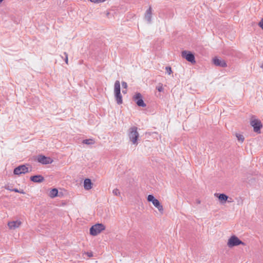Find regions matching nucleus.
<instances>
[{
    "label": "nucleus",
    "mask_w": 263,
    "mask_h": 263,
    "mask_svg": "<svg viewBox=\"0 0 263 263\" xmlns=\"http://www.w3.org/2000/svg\"><path fill=\"white\" fill-rule=\"evenodd\" d=\"M64 55L65 56L64 61H65L66 64H68V54L66 52H64Z\"/></svg>",
    "instance_id": "25"
},
{
    "label": "nucleus",
    "mask_w": 263,
    "mask_h": 263,
    "mask_svg": "<svg viewBox=\"0 0 263 263\" xmlns=\"http://www.w3.org/2000/svg\"><path fill=\"white\" fill-rule=\"evenodd\" d=\"M147 200L148 202H151L158 209L160 213H162L163 211V208L162 204L160 203L159 201L156 199L153 195H149L147 197Z\"/></svg>",
    "instance_id": "4"
},
{
    "label": "nucleus",
    "mask_w": 263,
    "mask_h": 263,
    "mask_svg": "<svg viewBox=\"0 0 263 263\" xmlns=\"http://www.w3.org/2000/svg\"><path fill=\"white\" fill-rule=\"evenodd\" d=\"M115 97L117 103L119 105L123 102L122 97L121 94L120 83L119 81L117 80L114 84Z\"/></svg>",
    "instance_id": "2"
},
{
    "label": "nucleus",
    "mask_w": 263,
    "mask_h": 263,
    "mask_svg": "<svg viewBox=\"0 0 263 263\" xmlns=\"http://www.w3.org/2000/svg\"><path fill=\"white\" fill-rule=\"evenodd\" d=\"M156 89L159 91L161 92L163 91V87L162 84L159 83V85L156 87Z\"/></svg>",
    "instance_id": "21"
},
{
    "label": "nucleus",
    "mask_w": 263,
    "mask_h": 263,
    "mask_svg": "<svg viewBox=\"0 0 263 263\" xmlns=\"http://www.w3.org/2000/svg\"><path fill=\"white\" fill-rule=\"evenodd\" d=\"M240 245H245V243L235 235L231 236L227 243V245L229 248H232Z\"/></svg>",
    "instance_id": "5"
},
{
    "label": "nucleus",
    "mask_w": 263,
    "mask_h": 263,
    "mask_svg": "<svg viewBox=\"0 0 263 263\" xmlns=\"http://www.w3.org/2000/svg\"><path fill=\"white\" fill-rule=\"evenodd\" d=\"M152 8L149 7V8L146 11L144 17L147 21L148 23H151L152 22Z\"/></svg>",
    "instance_id": "13"
},
{
    "label": "nucleus",
    "mask_w": 263,
    "mask_h": 263,
    "mask_svg": "<svg viewBox=\"0 0 263 263\" xmlns=\"http://www.w3.org/2000/svg\"><path fill=\"white\" fill-rule=\"evenodd\" d=\"M28 164H23L19 165L14 169L13 173L15 175H20L22 174H25L28 172V168L27 167Z\"/></svg>",
    "instance_id": "8"
},
{
    "label": "nucleus",
    "mask_w": 263,
    "mask_h": 263,
    "mask_svg": "<svg viewBox=\"0 0 263 263\" xmlns=\"http://www.w3.org/2000/svg\"><path fill=\"white\" fill-rule=\"evenodd\" d=\"M122 87L125 89H126L127 87V84L126 82H125L124 81H123L122 82Z\"/></svg>",
    "instance_id": "26"
},
{
    "label": "nucleus",
    "mask_w": 263,
    "mask_h": 263,
    "mask_svg": "<svg viewBox=\"0 0 263 263\" xmlns=\"http://www.w3.org/2000/svg\"><path fill=\"white\" fill-rule=\"evenodd\" d=\"M22 222L20 220L12 221L8 223V226L10 229L14 230L21 225Z\"/></svg>",
    "instance_id": "12"
},
{
    "label": "nucleus",
    "mask_w": 263,
    "mask_h": 263,
    "mask_svg": "<svg viewBox=\"0 0 263 263\" xmlns=\"http://www.w3.org/2000/svg\"><path fill=\"white\" fill-rule=\"evenodd\" d=\"M138 128L136 126H133L129 128L128 132V136L130 141L134 144H138L137 140L139 137V134L138 132Z\"/></svg>",
    "instance_id": "1"
},
{
    "label": "nucleus",
    "mask_w": 263,
    "mask_h": 263,
    "mask_svg": "<svg viewBox=\"0 0 263 263\" xmlns=\"http://www.w3.org/2000/svg\"><path fill=\"white\" fill-rule=\"evenodd\" d=\"M122 92H123V93H126V90H122Z\"/></svg>",
    "instance_id": "29"
},
{
    "label": "nucleus",
    "mask_w": 263,
    "mask_h": 263,
    "mask_svg": "<svg viewBox=\"0 0 263 263\" xmlns=\"http://www.w3.org/2000/svg\"><path fill=\"white\" fill-rule=\"evenodd\" d=\"M236 136L237 138V140L239 141H240L241 142H243L244 140H245V138L243 137V136L242 135H241V134H236Z\"/></svg>",
    "instance_id": "19"
},
{
    "label": "nucleus",
    "mask_w": 263,
    "mask_h": 263,
    "mask_svg": "<svg viewBox=\"0 0 263 263\" xmlns=\"http://www.w3.org/2000/svg\"><path fill=\"white\" fill-rule=\"evenodd\" d=\"M58 191L57 189H52L49 193V196L51 198H54L58 196Z\"/></svg>",
    "instance_id": "17"
},
{
    "label": "nucleus",
    "mask_w": 263,
    "mask_h": 263,
    "mask_svg": "<svg viewBox=\"0 0 263 263\" xmlns=\"http://www.w3.org/2000/svg\"><path fill=\"white\" fill-rule=\"evenodd\" d=\"M181 56L192 64L196 63L194 54L191 51L183 50L181 52Z\"/></svg>",
    "instance_id": "6"
},
{
    "label": "nucleus",
    "mask_w": 263,
    "mask_h": 263,
    "mask_svg": "<svg viewBox=\"0 0 263 263\" xmlns=\"http://www.w3.org/2000/svg\"><path fill=\"white\" fill-rule=\"evenodd\" d=\"M166 71L168 73V74H171L172 72L171 67L170 66L165 67Z\"/></svg>",
    "instance_id": "23"
},
{
    "label": "nucleus",
    "mask_w": 263,
    "mask_h": 263,
    "mask_svg": "<svg viewBox=\"0 0 263 263\" xmlns=\"http://www.w3.org/2000/svg\"><path fill=\"white\" fill-rule=\"evenodd\" d=\"M12 191L16 192V193H20L23 194H25L24 190H19L17 189H13V190Z\"/></svg>",
    "instance_id": "22"
},
{
    "label": "nucleus",
    "mask_w": 263,
    "mask_h": 263,
    "mask_svg": "<svg viewBox=\"0 0 263 263\" xmlns=\"http://www.w3.org/2000/svg\"><path fill=\"white\" fill-rule=\"evenodd\" d=\"M218 197L222 203H225L228 199V196L224 194H219Z\"/></svg>",
    "instance_id": "16"
},
{
    "label": "nucleus",
    "mask_w": 263,
    "mask_h": 263,
    "mask_svg": "<svg viewBox=\"0 0 263 263\" xmlns=\"http://www.w3.org/2000/svg\"><path fill=\"white\" fill-rule=\"evenodd\" d=\"M84 187L86 190H89L92 188V183L90 179L87 178L84 180Z\"/></svg>",
    "instance_id": "15"
},
{
    "label": "nucleus",
    "mask_w": 263,
    "mask_h": 263,
    "mask_svg": "<svg viewBox=\"0 0 263 263\" xmlns=\"http://www.w3.org/2000/svg\"><path fill=\"white\" fill-rule=\"evenodd\" d=\"M105 229V227L102 223H97L90 228V234L96 236Z\"/></svg>",
    "instance_id": "3"
},
{
    "label": "nucleus",
    "mask_w": 263,
    "mask_h": 263,
    "mask_svg": "<svg viewBox=\"0 0 263 263\" xmlns=\"http://www.w3.org/2000/svg\"><path fill=\"white\" fill-rule=\"evenodd\" d=\"M134 100L137 105L140 107H144L146 106L142 99V96L140 93H137L134 97Z\"/></svg>",
    "instance_id": "9"
},
{
    "label": "nucleus",
    "mask_w": 263,
    "mask_h": 263,
    "mask_svg": "<svg viewBox=\"0 0 263 263\" xmlns=\"http://www.w3.org/2000/svg\"><path fill=\"white\" fill-rule=\"evenodd\" d=\"M259 27L261 28V29L263 30V18L261 20L260 22L258 24Z\"/></svg>",
    "instance_id": "27"
},
{
    "label": "nucleus",
    "mask_w": 263,
    "mask_h": 263,
    "mask_svg": "<svg viewBox=\"0 0 263 263\" xmlns=\"http://www.w3.org/2000/svg\"><path fill=\"white\" fill-rule=\"evenodd\" d=\"M196 202H197V204H200L201 202H200V201L199 199H197L196 200Z\"/></svg>",
    "instance_id": "28"
},
{
    "label": "nucleus",
    "mask_w": 263,
    "mask_h": 263,
    "mask_svg": "<svg viewBox=\"0 0 263 263\" xmlns=\"http://www.w3.org/2000/svg\"><path fill=\"white\" fill-rule=\"evenodd\" d=\"M112 193L115 196H120V192L118 189H115L112 191Z\"/></svg>",
    "instance_id": "20"
},
{
    "label": "nucleus",
    "mask_w": 263,
    "mask_h": 263,
    "mask_svg": "<svg viewBox=\"0 0 263 263\" xmlns=\"http://www.w3.org/2000/svg\"><path fill=\"white\" fill-rule=\"evenodd\" d=\"M37 161L43 164H49L52 162V160L50 157L44 155H39L37 157Z\"/></svg>",
    "instance_id": "10"
},
{
    "label": "nucleus",
    "mask_w": 263,
    "mask_h": 263,
    "mask_svg": "<svg viewBox=\"0 0 263 263\" xmlns=\"http://www.w3.org/2000/svg\"><path fill=\"white\" fill-rule=\"evenodd\" d=\"M213 64L216 66L220 67H226L227 66V63L224 60L219 59L217 57H215L213 59Z\"/></svg>",
    "instance_id": "11"
},
{
    "label": "nucleus",
    "mask_w": 263,
    "mask_h": 263,
    "mask_svg": "<svg viewBox=\"0 0 263 263\" xmlns=\"http://www.w3.org/2000/svg\"><path fill=\"white\" fill-rule=\"evenodd\" d=\"M82 143L87 145H92L95 143V141L92 139L83 140Z\"/></svg>",
    "instance_id": "18"
},
{
    "label": "nucleus",
    "mask_w": 263,
    "mask_h": 263,
    "mask_svg": "<svg viewBox=\"0 0 263 263\" xmlns=\"http://www.w3.org/2000/svg\"><path fill=\"white\" fill-rule=\"evenodd\" d=\"M5 188L7 190H9V191H12L13 190V188L12 187V186H11V185H9V184H8V185H6L5 186Z\"/></svg>",
    "instance_id": "24"
},
{
    "label": "nucleus",
    "mask_w": 263,
    "mask_h": 263,
    "mask_svg": "<svg viewBox=\"0 0 263 263\" xmlns=\"http://www.w3.org/2000/svg\"><path fill=\"white\" fill-rule=\"evenodd\" d=\"M89 256H92V255H90V254H89Z\"/></svg>",
    "instance_id": "32"
},
{
    "label": "nucleus",
    "mask_w": 263,
    "mask_h": 263,
    "mask_svg": "<svg viewBox=\"0 0 263 263\" xmlns=\"http://www.w3.org/2000/svg\"><path fill=\"white\" fill-rule=\"evenodd\" d=\"M30 180L33 182L41 183L44 180V178L42 175H34L30 177Z\"/></svg>",
    "instance_id": "14"
},
{
    "label": "nucleus",
    "mask_w": 263,
    "mask_h": 263,
    "mask_svg": "<svg viewBox=\"0 0 263 263\" xmlns=\"http://www.w3.org/2000/svg\"><path fill=\"white\" fill-rule=\"evenodd\" d=\"M109 12H107V13H106V15H107V16H108V15H109Z\"/></svg>",
    "instance_id": "30"
},
{
    "label": "nucleus",
    "mask_w": 263,
    "mask_h": 263,
    "mask_svg": "<svg viewBox=\"0 0 263 263\" xmlns=\"http://www.w3.org/2000/svg\"><path fill=\"white\" fill-rule=\"evenodd\" d=\"M250 124L253 127V130L255 133L260 134V129L262 127V123L259 120L254 119L251 121Z\"/></svg>",
    "instance_id": "7"
},
{
    "label": "nucleus",
    "mask_w": 263,
    "mask_h": 263,
    "mask_svg": "<svg viewBox=\"0 0 263 263\" xmlns=\"http://www.w3.org/2000/svg\"><path fill=\"white\" fill-rule=\"evenodd\" d=\"M89 256H92V255H90V254H89Z\"/></svg>",
    "instance_id": "31"
}]
</instances>
